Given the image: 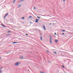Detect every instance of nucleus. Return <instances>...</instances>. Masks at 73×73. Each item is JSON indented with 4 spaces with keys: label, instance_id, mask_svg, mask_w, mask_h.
<instances>
[{
    "label": "nucleus",
    "instance_id": "7",
    "mask_svg": "<svg viewBox=\"0 0 73 73\" xmlns=\"http://www.w3.org/2000/svg\"><path fill=\"white\" fill-rule=\"evenodd\" d=\"M40 40H41V41H42V36H41L40 37Z\"/></svg>",
    "mask_w": 73,
    "mask_h": 73
},
{
    "label": "nucleus",
    "instance_id": "11",
    "mask_svg": "<svg viewBox=\"0 0 73 73\" xmlns=\"http://www.w3.org/2000/svg\"><path fill=\"white\" fill-rule=\"evenodd\" d=\"M62 31H63V32H65L66 31V30H62Z\"/></svg>",
    "mask_w": 73,
    "mask_h": 73
},
{
    "label": "nucleus",
    "instance_id": "1",
    "mask_svg": "<svg viewBox=\"0 0 73 73\" xmlns=\"http://www.w3.org/2000/svg\"><path fill=\"white\" fill-rule=\"evenodd\" d=\"M21 64V62H17L15 63V66H18V65H19V64Z\"/></svg>",
    "mask_w": 73,
    "mask_h": 73
},
{
    "label": "nucleus",
    "instance_id": "30",
    "mask_svg": "<svg viewBox=\"0 0 73 73\" xmlns=\"http://www.w3.org/2000/svg\"><path fill=\"white\" fill-rule=\"evenodd\" d=\"M1 69H2V68H0V70H1Z\"/></svg>",
    "mask_w": 73,
    "mask_h": 73
},
{
    "label": "nucleus",
    "instance_id": "33",
    "mask_svg": "<svg viewBox=\"0 0 73 73\" xmlns=\"http://www.w3.org/2000/svg\"><path fill=\"white\" fill-rule=\"evenodd\" d=\"M36 29V30H37V29Z\"/></svg>",
    "mask_w": 73,
    "mask_h": 73
},
{
    "label": "nucleus",
    "instance_id": "18",
    "mask_svg": "<svg viewBox=\"0 0 73 73\" xmlns=\"http://www.w3.org/2000/svg\"><path fill=\"white\" fill-rule=\"evenodd\" d=\"M63 2H65V0H63Z\"/></svg>",
    "mask_w": 73,
    "mask_h": 73
},
{
    "label": "nucleus",
    "instance_id": "14",
    "mask_svg": "<svg viewBox=\"0 0 73 73\" xmlns=\"http://www.w3.org/2000/svg\"><path fill=\"white\" fill-rule=\"evenodd\" d=\"M23 1V0H21V1H20L19 2V3H20V2H22Z\"/></svg>",
    "mask_w": 73,
    "mask_h": 73
},
{
    "label": "nucleus",
    "instance_id": "13",
    "mask_svg": "<svg viewBox=\"0 0 73 73\" xmlns=\"http://www.w3.org/2000/svg\"><path fill=\"white\" fill-rule=\"evenodd\" d=\"M2 25L3 27H5H5L3 25Z\"/></svg>",
    "mask_w": 73,
    "mask_h": 73
},
{
    "label": "nucleus",
    "instance_id": "29",
    "mask_svg": "<svg viewBox=\"0 0 73 73\" xmlns=\"http://www.w3.org/2000/svg\"><path fill=\"white\" fill-rule=\"evenodd\" d=\"M53 25H54L55 24H54V23H53Z\"/></svg>",
    "mask_w": 73,
    "mask_h": 73
},
{
    "label": "nucleus",
    "instance_id": "5",
    "mask_svg": "<svg viewBox=\"0 0 73 73\" xmlns=\"http://www.w3.org/2000/svg\"><path fill=\"white\" fill-rule=\"evenodd\" d=\"M43 28H44V30L46 31V29H45V26H44V25L43 26Z\"/></svg>",
    "mask_w": 73,
    "mask_h": 73
},
{
    "label": "nucleus",
    "instance_id": "19",
    "mask_svg": "<svg viewBox=\"0 0 73 73\" xmlns=\"http://www.w3.org/2000/svg\"><path fill=\"white\" fill-rule=\"evenodd\" d=\"M54 34L55 35H56V36H57V34H56V33H54Z\"/></svg>",
    "mask_w": 73,
    "mask_h": 73
},
{
    "label": "nucleus",
    "instance_id": "16",
    "mask_svg": "<svg viewBox=\"0 0 73 73\" xmlns=\"http://www.w3.org/2000/svg\"><path fill=\"white\" fill-rule=\"evenodd\" d=\"M62 67H63V68H65V67H64V66L63 65H62Z\"/></svg>",
    "mask_w": 73,
    "mask_h": 73
},
{
    "label": "nucleus",
    "instance_id": "4",
    "mask_svg": "<svg viewBox=\"0 0 73 73\" xmlns=\"http://www.w3.org/2000/svg\"><path fill=\"white\" fill-rule=\"evenodd\" d=\"M50 44H52V38L51 36H50Z\"/></svg>",
    "mask_w": 73,
    "mask_h": 73
},
{
    "label": "nucleus",
    "instance_id": "24",
    "mask_svg": "<svg viewBox=\"0 0 73 73\" xmlns=\"http://www.w3.org/2000/svg\"><path fill=\"white\" fill-rule=\"evenodd\" d=\"M22 19H24V17H22Z\"/></svg>",
    "mask_w": 73,
    "mask_h": 73
},
{
    "label": "nucleus",
    "instance_id": "21",
    "mask_svg": "<svg viewBox=\"0 0 73 73\" xmlns=\"http://www.w3.org/2000/svg\"><path fill=\"white\" fill-rule=\"evenodd\" d=\"M34 9H36V8H35V7H34Z\"/></svg>",
    "mask_w": 73,
    "mask_h": 73
},
{
    "label": "nucleus",
    "instance_id": "31",
    "mask_svg": "<svg viewBox=\"0 0 73 73\" xmlns=\"http://www.w3.org/2000/svg\"><path fill=\"white\" fill-rule=\"evenodd\" d=\"M1 57H0V59H1Z\"/></svg>",
    "mask_w": 73,
    "mask_h": 73
},
{
    "label": "nucleus",
    "instance_id": "12",
    "mask_svg": "<svg viewBox=\"0 0 73 73\" xmlns=\"http://www.w3.org/2000/svg\"><path fill=\"white\" fill-rule=\"evenodd\" d=\"M37 18H38V19H40V17H38V16H37Z\"/></svg>",
    "mask_w": 73,
    "mask_h": 73
},
{
    "label": "nucleus",
    "instance_id": "17",
    "mask_svg": "<svg viewBox=\"0 0 73 73\" xmlns=\"http://www.w3.org/2000/svg\"><path fill=\"white\" fill-rule=\"evenodd\" d=\"M54 53H55L56 54H57V52H54Z\"/></svg>",
    "mask_w": 73,
    "mask_h": 73
},
{
    "label": "nucleus",
    "instance_id": "25",
    "mask_svg": "<svg viewBox=\"0 0 73 73\" xmlns=\"http://www.w3.org/2000/svg\"><path fill=\"white\" fill-rule=\"evenodd\" d=\"M1 73V71L0 70V73Z\"/></svg>",
    "mask_w": 73,
    "mask_h": 73
},
{
    "label": "nucleus",
    "instance_id": "3",
    "mask_svg": "<svg viewBox=\"0 0 73 73\" xmlns=\"http://www.w3.org/2000/svg\"><path fill=\"white\" fill-rule=\"evenodd\" d=\"M36 21H35V22L36 23H38V20H38V19H36Z\"/></svg>",
    "mask_w": 73,
    "mask_h": 73
},
{
    "label": "nucleus",
    "instance_id": "26",
    "mask_svg": "<svg viewBox=\"0 0 73 73\" xmlns=\"http://www.w3.org/2000/svg\"><path fill=\"white\" fill-rule=\"evenodd\" d=\"M62 35H64V33H62Z\"/></svg>",
    "mask_w": 73,
    "mask_h": 73
},
{
    "label": "nucleus",
    "instance_id": "32",
    "mask_svg": "<svg viewBox=\"0 0 73 73\" xmlns=\"http://www.w3.org/2000/svg\"><path fill=\"white\" fill-rule=\"evenodd\" d=\"M32 23V22L30 23V24H31Z\"/></svg>",
    "mask_w": 73,
    "mask_h": 73
},
{
    "label": "nucleus",
    "instance_id": "2",
    "mask_svg": "<svg viewBox=\"0 0 73 73\" xmlns=\"http://www.w3.org/2000/svg\"><path fill=\"white\" fill-rule=\"evenodd\" d=\"M7 15H8V13H7L5 16L4 18V19H5V18L7 16Z\"/></svg>",
    "mask_w": 73,
    "mask_h": 73
},
{
    "label": "nucleus",
    "instance_id": "20",
    "mask_svg": "<svg viewBox=\"0 0 73 73\" xmlns=\"http://www.w3.org/2000/svg\"><path fill=\"white\" fill-rule=\"evenodd\" d=\"M8 33H10V32H11V31H8Z\"/></svg>",
    "mask_w": 73,
    "mask_h": 73
},
{
    "label": "nucleus",
    "instance_id": "6",
    "mask_svg": "<svg viewBox=\"0 0 73 73\" xmlns=\"http://www.w3.org/2000/svg\"><path fill=\"white\" fill-rule=\"evenodd\" d=\"M16 43H18V42H13L12 43H13V44H16Z\"/></svg>",
    "mask_w": 73,
    "mask_h": 73
},
{
    "label": "nucleus",
    "instance_id": "15",
    "mask_svg": "<svg viewBox=\"0 0 73 73\" xmlns=\"http://www.w3.org/2000/svg\"><path fill=\"white\" fill-rule=\"evenodd\" d=\"M21 58H24V57L23 56L21 57Z\"/></svg>",
    "mask_w": 73,
    "mask_h": 73
},
{
    "label": "nucleus",
    "instance_id": "28",
    "mask_svg": "<svg viewBox=\"0 0 73 73\" xmlns=\"http://www.w3.org/2000/svg\"><path fill=\"white\" fill-rule=\"evenodd\" d=\"M50 25H52V24L51 23H50Z\"/></svg>",
    "mask_w": 73,
    "mask_h": 73
},
{
    "label": "nucleus",
    "instance_id": "9",
    "mask_svg": "<svg viewBox=\"0 0 73 73\" xmlns=\"http://www.w3.org/2000/svg\"><path fill=\"white\" fill-rule=\"evenodd\" d=\"M21 5H18V8H19V7H21Z\"/></svg>",
    "mask_w": 73,
    "mask_h": 73
},
{
    "label": "nucleus",
    "instance_id": "23",
    "mask_svg": "<svg viewBox=\"0 0 73 73\" xmlns=\"http://www.w3.org/2000/svg\"><path fill=\"white\" fill-rule=\"evenodd\" d=\"M30 18H31L32 17V16H30L29 17Z\"/></svg>",
    "mask_w": 73,
    "mask_h": 73
},
{
    "label": "nucleus",
    "instance_id": "27",
    "mask_svg": "<svg viewBox=\"0 0 73 73\" xmlns=\"http://www.w3.org/2000/svg\"><path fill=\"white\" fill-rule=\"evenodd\" d=\"M46 52H48V53H49V52H48V50H46Z\"/></svg>",
    "mask_w": 73,
    "mask_h": 73
},
{
    "label": "nucleus",
    "instance_id": "10",
    "mask_svg": "<svg viewBox=\"0 0 73 73\" xmlns=\"http://www.w3.org/2000/svg\"><path fill=\"white\" fill-rule=\"evenodd\" d=\"M15 0H13V4H15Z\"/></svg>",
    "mask_w": 73,
    "mask_h": 73
},
{
    "label": "nucleus",
    "instance_id": "8",
    "mask_svg": "<svg viewBox=\"0 0 73 73\" xmlns=\"http://www.w3.org/2000/svg\"><path fill=\"white\" fill-rule=\"evenodd\" d=\"M57 42H58V40H55V42L56 43H57Z\"/></svg>",
    "mask_w": 73,
    "mask_h": 73
},
{
    "label": "nucleus",
    "instance_id": "22",
    "mask_svg": "<svg viewBox=\"0 0 73 73\" xmlns=\"http://www.w3.org/2000/svg\"><path fill=\"white\" fill-rule=\"evenodd\" d=\"M26 36H28V34H26Z\"/></svg>",
    "mask_w": 73,
    "mask_h": 73
}]
</instances>
